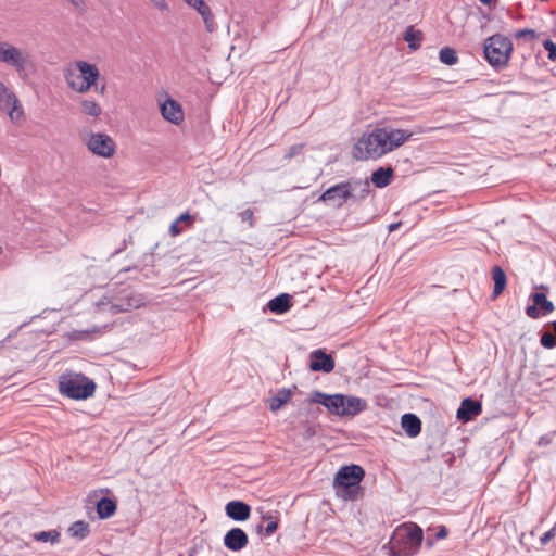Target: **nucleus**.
Returning a JSON list of instances; mask_svg holds the SVG:
<instances>
[{
  "instance_id": "obj_1",
  "label": "nucleus",
  "mask_w": 556,
  "mask_h": 556,
  "mask_svg": "<svg viewBox=\"0 0 556 556\" xmlns=\"http://www.w3.org/2000/svg\"><path fill=\"white\" fill-rule=\"evenodd\" d=\"M425 129L416 128L414 131L395 129L390 127H377L368 134H364L353 148V156L356 160H378L384 154L397 149L408 141L415 134H422Z\"/></svg>"
},
{
  "instance_id": "obj_2",
  "label": "nucleus",
  "mask_w": 556,
  "mask_h": 556,
  "mask_svg": "<svg viewBox=\"0 0 556 556\" xmlns=\"http://www.w3.org/2000/svg\"><path fill=\"white\" fill-rule=\"evenodd\" d=\"M424 533L419 526L413 522L403 523L393 532L390 540L391 556H413L422 542Z\"/></svg>"
},
{
  "instance_id": "obj_3",
  "label": "nucleus",
  "mask_w": 556,
  "mask_h": 556,
  "mask_svg": "<svg viewBox=\"0 0 556 556\" xmlns=\"http://www.w3.org/2000/svg\"><path fill=\"white\" fill-rule=\"evenodd\" d=\"M0 63L12 67L17 76L26 80L36 73V62L33 54L25 48L13 46L0 40Z\"/></svg>"
},
{
  "instance_id": "obj_4",
  "label": "nucleus",
  "mask_w": 556,
  "mask_h": 556,
  "mask_svg": "<svg viewBox=\"0 0 556 556\" xmlns=\"http://www.w3.org/2000/svg\"><path fill=\"white\" fill-rule=\"evenodd\" d=\"M365 476L359 465H348L339 469L334 477L336 493L344 501H357L363 496L361 481Z\"/></svg>"
},
{
  "instance_id": "obj_5",
  "label": "nucleus",
  "mask_w": 556,
  "mask_h": 556,
  "mask_svg": "<svg viewBox=\"0 0 556 556\" xmlns=\"http://www.w3.org/2000/svg\"><path fill=\"white\" fill-rule=\"evenodd\" d=\"M483 52L492 67L503 70L507 66L510 59L513 42L508 37L502 34H495L485 40Z\"/></svg>"
},
{
  "instance_id": "obj_6",
  "label": "nucleus",
  "mask_w": 556,
  "mask_h": 556,
  "mask_svg": "<svg viewBox=\"0 0 556 556\" xmlns=\"http://www.w3.org/2000/svg\"><path fill=\"white\" fill-rule=\"evenodd\" d=\"M60 392L73 400H86L93 395L96 383L83 374L70 372L61 376Z\"/></svg>"
},
{
  "instance_id": "obj_7",
  "label": "nucleus",
  "mask_w": 556,
  "mask_h": 556,
  "mask_svg": "<svg viewBox=\"0 0 556 556\" xmlns=\"http://www.w3.org/2000/svg\"><path fill=\"white\" fill-rule=\"evenodd\" d=\"M99 75V70L96 65L78 61L76 62V70L68 68L64 76L71 89L85 93L96 84Z\"/></svg>"
},
{
  "instance_id": "obj_8",
  "label": "nucleus",
  "mask_w": 556,
  "mask_h": 556,
  "mask_svg": "<svg viewBox=\"0 0 556 556\" xmlns=\"http://www.w3.org/2000/svg\"><path fill=\"white\" fill-rule=\"evenodd\" d=\"M146 303L144 296L138 292L129 291L124 292L115 302L109 296H103L96 302L98 312H108L111 315H116L131 309L139 308Z\"/></svg>"
},
{
  "instance_id": "obj_9",
  "label": "nucleus",
  "mask_w": 556,
  "mask_h": 556,
  "mask_svg": "<svg viewBox=\"0 0 556 556\" xmlns=\"http://www.w3.org/2000/svg\"><path fill=\"white\" fill-rule=\"evenodd\" d=\"M88 150L94 155L109 159L114 155L116 146L114 140L106 134L90 132L84 138Z\"/></svg>"
},
{
  "instance_id": "obj_10",
  "label": "nucleus",
  "mask_w": 556,
  "mask_h": 556,
  "mask_svg": "<svg viewBox=\"0 0 556 556\" xmlns=\"http://www.w3.org/2000/svg\"><path fill=\"white\" fill-rule=\"evenodd\" d=\"M0 110L7 112L11 121L23 116V110L15 93L0 81Z\"/></svg>"
},
{
  "instance_id": "obj_11",
  "label": "nucleus",
  "mask_w": 556,
  "mask_h": 556,
  "mask_svg": "<svg viewBox=\"0 0 556 556\" xmlns=\"http://www.w3.org/2000/svg\"><path fill=\"white\" fill-rule=\"evenodd\" d=\"M351 190L353 189L346 181H341L324 191L319 197V201L341 207L350 199Z\"/></svg>"
},
{
  "instance_id": "obj_12",
  "label": "nucleus",
  "mask_w": 556,
  "mask_h": 556,
  "mask_svg": "<svg viewBox=\"0 0 556 556\" xmlns=\"http://www.w3.org/2000/svg\"><path fill=\"white\" fill-rule=\"evenodd\" d=\"M311 401L313 403L321 404L325 406L331 414L341 416L344 395L343 394H332L328 395L320 391H314L311 396Z\"/></svg>"
},
{
  "instance_id": "obj_13",
  "label": "nucleus",
  "mask_w": 556,
  "mask_h": 556,
  "mask_svg": "<svg viewBox=\"0 0 556 556\" xmlns=\"http://www.w3.org/2000/svg\"><path fill=\"white\" fill-rule=\"evenodd\" d=\"M309 369L312 371L331 372L334 368V359L330 354H327L323 349H317L309 354Z\"/></svg>"
},
{
  "instance_id": "obj_14",
  "label": "nucleus",
  "mask_w": 556,
  "mask_h": 556,
  "mask_svg": "<svg viewBox=\"0 0 556 556\" xmlns=\"http://www.w3.org/2000/svg\"><path fill=\"white\" fill-rule=\"evenodd\" d=\"M248 543V534L241 528H232L224 536V545L232 552L243 549Z\"/></svg>"
},
{
  "instance_id": "obj_15",
  "label": "nucleus",
  "mask_w": 556,
  "mask_h": 556,
  "mask_svg": "<svg viewBox=\"0 0 556 556\" xmlns=\"http://www.w3.org/2000/svg\"><path fill=\"white\" fill-rule=\"evenodd\" d=\"M161 113L164 119L172 124L178 125L184 121V111L181 105L170 98L161 104Z\"/></svg>"
},
{
  "instance_id": "obj_16",
  "label": "nucleus",
  "mask_w": 556,
  "mask_h": 556,
  "mask_svg": "<svg viewBox=\"0 0 556 556\" xmlns=\"http://www.w3.org/2000/svg\"><path fill=\"white\" fill-rule=\"evenodd\" d=\"M482 412V405L479 401L470 397L464 399L457 409V418L462 421H469L480 415Z\"/></svg>"
},
{
  "instance_id": "obj_17",
  "label": "nucleus",
  "mask_w": 556,
  "mask_h": 556,
  "mask_svg": "<svg viewBox=\"0 0 556 556\" xmlns=\"http://www.w3.org/2000/svg\"><path fill=\"white\" fill-rule=\"evenodd\" d=\"M225 510L226 515L236 521H244L249 519L251 514V507L242 501L227 503Z\"/></svg>"
},
{
  "instance_id": "obj_18",
  "label": "nucleus",
  "mask_w": 556,
  "mask_h": 556,
  "mask_svg": "<svg viewBox=\"0 0 556 556\" xmlns=\"http://www.w3.org/2000/svg\"><path fill=\"white\" fill-rule=\"evenodd\" d=\"M367 403L365 400L356 396L344 395L341 416H355L365 410Z\"/></svg>"
},
{
  "instance_id": "obj_19",
  "label": "nucleus",
  "mask_w": 556,
  "mask_h": 556,
  "mask_svg": "<svg viewBox=\"0 0 556 556\" xmlns=\"http://www.w3.org/2000/svg\"><path fill=\"white\" fill-rule=\"evenodd\" d=\"M401 425L406 434L410 438L417 437L421 431V420L418 416L412 413H407L402 416Z\"/></svg>"
},
{
  "instance_id": "obj_20",
  "label": "nucleus",
  "mask_w": 556,
  "mask_h": 556,
  "mask_svg": "<svg viewBox=\"0 0 556 556\" xmlns=\"http://www.w3.org/2000/svg\"><path fill=\"white\" fill-rule=\"evenodd\" d=\"M346 184H349L353 189L350 191V199H352L355 202L366 198L367 194L369 193L370 186L368 180L349 179L346 180Z\"/></svg>"
},
{
  "instance_id": "obj_21",
  "label": "nucleus",
  "mask_w": 556,
  "mask_h": 556,
  "mask_svg": "<svg viewBox=\"0 0 556 556\" xmlns=\"http://www.w3.org/2000/svg\"><path fill=\"white\" fill-rule=\"evenodd\" d=\"M393 175L392 167H379L372 172L370 180L377 188H384L391 184Z\"/></svg>"
},
{
  "instance_id": "obj_22",
  "label": "nucleus",
  "mask_w": 556,
  "mask_h": 556,
  "mask_svg": "<svg viewBox=\"0 0 556 556\" xmlns=\"http://www.w3.org/2000/svg\"><path fill=\"white\" fill-rule=\"evenodd\" d=\"M267 306L275 314H285L291 308V296L287 293H281L271 299Z\"/></svg>"
},
{
  "instance_id": "obj_23",
  "label": "nucleus",
  "mask_w": 556,
  "mask_h": 556,
  "mask_svg": "<svg viewBox=\"0 0 556 556\" xmlns=\"http://www.w3.org/2000/svg\"><path fill=\"white\" fill-rule=\"evenodd\" d=\"M492 279L494 281L493 298H496L506 287V274L500 266H494L492 268Z\"/></svg>"
},
{
  "instance_id": "obj_24",
  "label": "nucleus",
  "mask_w": 556,
  "mask_h": 556,
  "mask_svg": "<svg viewBox=\"0 0 556 556\" xmlns=\"http://www.w3.org/2000/svg\"><path fill=\"white\" fill-rule=\"evenodd\" d=\"M291 395L292 393L290 389L278 390V392L269 400L270 410L277 412L280 409L283 404L290 401Z\"/></svg>"
},
{
  "instance_id": "obj_25",
  "label": "nucleus",
  "mask_w": 556,
  "mask_h": 556,
  "mask_svg": "<svg viewBox=\"0 0 556 556\" xmlns=\"http://www.w3.org/2000/svg\"><path fill=\"white\" fill-rule=\"evenodd\" d=\"M116 510V504L109 497H102L97 504V513L101 519L110 518Z\"/></svg>"
},
{
  "instance_id": "obj_26",
  "label": "nucleus",
  "mask_w": 556,
  "mask_h": 556,
  "mask_svg": "<svg viewBox=\"0 0 556 556\" xmlns=\"http://www.w3.org/2000/svg\"><path fill=\"white\" fill-rule=\"evenodd\" d=\"M531 299L533 303L541 308L542 315H547L555 309L553 302L548 301L543 292H535L531 294Z\"/></svg>"
},
{
  "instance_id": "obj_27",
  "label": "nucleus",
  "mask_w": 556,
  "mask_h": 556,
  "mask_svg": "<svg viewBox=\"0 0 556 556\" xmlns=\"http://www.w3.org/2000/svg\"><path fill=\"white\" fill-rule=\"evenodd\" d=\"M68 532L71 536L76 538L78 540L86 539L89 533V525L83 520L75 521L70 528Z\"/></svg>"
},
{
  "instance_id": "obj_28",
  "label": "nucleus",
  "mask_w": 556,
  "mask_h": 556,
  "mask_svg": "<svg viewBox=\"0 0 556 556\" xmlns=\"http://www.w3.org/2000/svg\"><path fill=\"white\" fill-rule=\"evenodd\" d=\"M80 112L85 115L98 117L101 115L102 109L96 101L85 99L80 101Z\"/></svg>"
},
{
  "instance_id": "obj_29",
  "label": "nucleus",
  "mask_w": 556,
  "mask_h": 556,
  "mask_svg": "<svg viewBox=\"0 0 556 556\" xmlns=\"http://www.w3.org/2000/svg\"><path fill=\"white\" fill-rule=\"evenodd\" d=\"M31 536L35 541L51 542L52 544L60 541V532L56 530L37 532L31 534Z\"/></svg>"
},
{
  "instance_id": "obj_30",
  "label": "nucleus",
  "mask_w": 556,
  "mask_h": 556,
  "mask_svg": "<svg viewBox=\"0 0 556 556\" xmlns=\"http://www.w3.org/2000/svg\"><path fill=\"white\" fill-rule=\"evenodd\" d=\"M441 63L446 65H455L458 62L456 51L450 47L442 48L439 52Z\"/></svg>"
},
{
  "instance_id": "obj_31",
  "label": "nucleus",
  "mask_w": 556,
  "mask_h": 556,
  "mask_svg": "<svg viewBox=\"0 0 556 556\" xmlns=\"http://www.w3.org/2000/svg\"><path fill=\"white\" fill-rule=\"evenodd\" d=\"M404 40L410 48L416 49L419 46V41L421 40V33L415 30L413 26H409L405 30Z\"/></svg>"
},
{
  "instance_id": "obj_32",
  "label": "nucleus",
  "mask_w": 556,
  "mask_h": 556,
  "mask_svg": "<svg viewBox=\"0 0 556 556\" xmlns=\"http://www.w3.org/2000/svg\"><path fill=\"white\" fill-rule=\"evenodd\" d=\"M262 519L267 521V525L264 528V533L266 536H270L278 528V518L273 516L270 513H266L262 516Z\"/></svg>"
},
{
  "instance_id": "obj_33",
  "label": "nucleus",
  "mask_w": 556,
  "mask_h": 556,
  "mask_svg": "<svg viewBox=\"0 0 556 556\" xmlns=\"http://www.w3.org/2000/svg\"><path fill=\"white\" fill-rule=\"evenodd\" d=\"M540 342L545 349H554L556 348V338L553 333L545 331L541 334Z\"/></svg>"
},
{
  "instance_id": "obj_34",
  "label": "nucleus",
  "mask_w": 556,
  "mask_h": 556,
  "mask_svg": "<svg viewBox=\"0 0 556 556\" xmlns=\"http://www.w3.org/2000/svg\"><path fill=\"white\" fill-rule=\"evenodd\" d=\"M514 36L517 39H526L528 41H532L538 37L535 30L530 28L519 29L515 33Z\"/></svg>"
},
{
  "instance_id": "obj_35",
  "label": "nucleus",
  "mask_w": 556,
  "mask_h": 556,
  "mask_svg": "<svg viewBox=\"0 0 556 556\" xmlns=\"http://www.w3.org/2000/svg\"><path fill=\"white\" fill-rule=\"evenodd\" d=\"M303 148H304L303 143H298V144L291 146L290 149L288 150V152L285 154V160H291V159L302 154Z\"/></svg>"
},
{
  "instance_id": "obj_36",
  "label": "nucleus",
  "mask_w": 556,
  "mask_h": 556,
  "mask_svg": "<svg viewBox=\"0 0 556 556\" xmlns=\"http://www.w3.org/2000/svg\"><path fill=\"white\" fill-rule=\"evenodd\" d=\"M543 47L548 52V59L552 61H555L556 60V43H554L549 39H546L543 42Z\"/></svg>"
},
{
  "instance_id": "obj_37",
  "label": "nucleus",
  "mask_w": 556,
  "mask_h": 556,
  "mask_svg": "<svg viewBox=\"0 0 556 556\" xmlns=\"http://www.w3.org/2000/svg\"><path fill=\"white\" fill-rule=\"evenodd\" d=\"M240 218L242 222H249L250 226H253V211L251 208H247L240 213Z\"/></svg>"
},
{
  "instance_id": "obj_38",
  "label": "nucleus",
  "mask_w": 556,
  "mask_h": 556,
  "mask_svg": "<svg viewBox=\"0 0 556 556\" xmlns=\"http://www.w3.org/2000/svg\"><path fill=\"white\" fill-rule=\"evenodd\" d=\"M526 314L533 319L538 318L541 315L540 311L538 309V305H535L534 303L533 305H529L526 308Z\"/></svg>"
},
{
  "instance_id": "obj_39",
  "label": "nucleus",
  "mask_w": 556,
  "mask_h": 556,
  "mask_svg": "<svg viewBox=\"0 0 556 556\" xmlns=\"http://www.w3.org/2000/svg\"><path fill=\"white\" fill-rule=\"evenodd\" d=\"M555 536V528H552L551 530L546 531L540 539L541 544L545 545L547 544Z\"/></svg>"
},
{
  "instance_id": "obj_40",
  "label": "nucleus",
  "mask_w": 556,
  "mask_h": 556,
  "mask_svg": "<svg viewBox=\"0 0 556 556\" xmlns=\"http://www.w3.org/2000/svg\"><path fill=\"white\" fill-rule=\"evenodd\" d=\"M150 2L161 11H168V4L165 0H150Z\"/></svg>"
},
{
  "instance_id": "obj_41",
  "label": "nucleus",
  "mask_w": 556,
  "mask_h": 556,
  "mask_svg": "<svg viewBox=\"0 0 556 556\" xmlns=\"http://www.w3.org/2000/svg\"><path fill=\"white\" fill-rule=\"evenodd\" d=\"M181 228L179 227V223L174 220L169 227V232L172 236L176 237L181 233Z\"/></svg>"
},
{
  "instance_id": "obj_42",
  "label": "nucleus",
  "mask_w": 556,
  "mask_h": 556,
  "mask_svg": "<svg viewBox=\"0 0 556 556\" xmlns=\"http://www.w3.org/2000/svg\"><path fill=\"white\" fill-rule=\"evenodd\" d=\"M447 536V529L444 526H441L438 530V532L434 535L435 540H441Z\"/></svg>"
},
{
  "instance_id": "obj_43",
  "label": "nucleus",
  "mask_w": 556,
  "mask_h": 556,
  "mask_svg": "<svg viewBox=\"0 0 556 556\" xmlns=\"http://www.w3.org/2000/svg\"><path fill=\"white\" fill-rule=\"evenodd\" d=\"M178 223H181V222H189V223H192L193 222V216H191L189 213H182L178 216V218L176 219Z\"/></svg>"
},
{
  "instance_id": "obj_44",
  "label": "nucleus",
  "mask_w": 556,
  "mask_h": 556,
  "mask_svg": "<svg viewBox=\"0 0 556 556\" xmlns=\"http://www.w3.org/2000/svg\"><path fill=\"white\" fill-rule=\"evenodd\" d=\"M401 226V222H397V223H392L388 226V230L389 232H393L395 230H397Z\"/></svg>"
},
{
  "instance_id": "obj_45",
  "label": "nucleus",
  "mask_w": 556,
  "mask_h": 556,
  "mask_svg": "<svg viewBox=\"0 0 556 556\" xmlns=\"http://www.w3.org/2000/svg\"><path fill=\"white\" fill-rule=\"evenodd\" d=\"M315 434V430L312 427H308L305 432V438H311Z\"/></svg>"
},
{
  "instance_id": "obj_46",
  "label": "nucleus",
  "mask_w": 556,
  "mask_h": 556,
  "mask_svg": "<svg viewBox=\"0 0 556 556\" xmlns=\"http://www.w3.org/2000/svg\"><path fill=\"white\" fill-rule=\"evenodd\" d=\"M426 544H427V546H428V547H432V546H433V544H434V540H433V539H430V538H427V540H426Z\"/></svg>"
},
{
  "instance_id": "obj_47",
  "label": "nucleus",
  "mask_w": 556,
  "mask_h": 556,
  "mask_svg": "<svg viewBox=\"0 0 556 556\" xmlns=\"http://www.w3.org/2000/svg\"><path fill=\"white\" fill-rule=\"evenodd\" d=\"M481 3L485 4V5H491L493 0H479Z\"/></svg>"
},
{
  "instance_id": "obj_48",
  "label": "nucleus",
  "mask_w": 556,
  "mask_h": 556,
  "mask_svg": "<svg viewBox=\"0 0 556 556\" xmlns=\"http://www.w3.org/2000/svg\"><path fill=\"white\" fill-rule=\"evenodd\" d=\"M551 325H552V327H553V329H554V331H555V334H556V320H555V321H553V323H551Z\"/></svg>"
},
{
  "instance_id": "obj_49",
  "label": "nucleus",
  "mask_w": 556,
  "mask_h": 556,
  "mask_svg": "<svg viewBox=\"0 0 556 556\" xmlns=\"http://www.w3.org/2000/svg\"><path fill=\"white\" fill-rule=\"evenodd\" d=\"M256 530H257V532H262L263 531V526L262 525L257 526Z\"/></svg>"
}]
</instances>
